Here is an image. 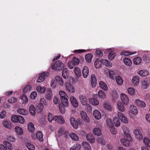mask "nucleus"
<instances>
[{
    "mask_svg": "<svg viewBox=\"0 0 150 150\" xmlns=\"http://www.w3.org/2000/svg\"><path fill=\"white\" fill-rule=\"evenodd\" d=\"M59 94L62 105L64 107H68L69 106V102L68 96L67 94L64 91H60L59 92Z\"/></svg>",
    "mask_w": 150,
    "mask_h": 150,
    "instance_id": "1",
    "label": "nucleus"
},
{
    "mask_svg": "<svg viewBox=\"0 0 150 150\" xmlns=\"http://www.w3.org/2000/svg\"><path fill=\"white\" fill-rule=\"evenodd\" d=\"M129 117L130 118H133L134 116L137 115L138 113V111L137 107L133 104L129 105L128 111Z\"/></svg>",
    "mask_w": 150,
    "mask_h": 150,
    "instance_id": "2",
    "label": "nucleus"
},
{
    "mask_svg": "<svg viewBox=\"0 0 150 150\" xmlns=\"http://www.w3.org/2000/svg\"><path fill=\"white\" fill-rule=\"evenodd\" d=\"M64 67V64L58 60L56 62L51 66L52 69L54 70H61Z\"/></svg>",
    "mask_w": 150,
    "mask_h": 150,
    "instance_id": "3",
    "label": "nucleus"
},
{
    "mask_svg": "<svg viewBox=\"0 0 150 150\" xmlns=\"http://www.w3.org/2000/svg\"><path fill=\"white\" fill-rule=\"evenodd\" d=\"M49 74V73L47 72H43L40 74L36 82L38 83L42 82L44 80L45 78L47 77Z\"/></svg>",
    "mask_w": 150,
    "mask_h": 150,
    "instance_id": "4",
    "label": "nucleus"
},
{
    "mask_svg": "<svg viewBox=\"0 0 150 150\" xmlns=\"http://www.w3.org/2000/svg\"><path fill=\"white\" fill-rule=\"evenodd\" d=\"M120 98L121 102L125 105H127L129 103V98L125 94L121 93L120 95Z\"/></svg>",
    "mask_w": 150,
    "mask_h": 150,
    "instance_id": "5",
    "label": "nucleus"
},
{
    "mask_svg": "<svg viewBox=\"0 0 150 150\" xmlns=\"http://www.w3.org/2000/svg\"><path fill=\"white\" fill-rule=\"evenodd\" d=\"M66 89L68 92L73 93L75 91V88L74 86L69 83H66L65 85Z\"/></svg>",
    "mask_w": 150,
    "mask_h": 150,
    "instance_id": "6",
    "label": "nucleus"
},
{
    "mask_svg": "<svg viewBox=\"0 0 150 150\" xmlns=\"http://www.w3.org/2000/svg\"><path fill=\"white\" fill-rule=\"evenodd\" d=\"M126 139H122L120 140V142L124 146H130V142L132 141L131 137H126Z\"/></svg>",
    "mask_w": 150,
    "mask_h": 150,
    "instance_id": "7",
    "label": "nucleus"
},
{
    "mask_svg": "<svg viewBox=\"0 0 150 150\" xmlns=\"http://www.w3.org/2000/svg\"><path fill=\"white\" fill-rule=\"evenodd\" d=\"M80 116L81 118L86 122L89 123L90 120L86 112L83 110H81L80 112Z\"/></svg>",
    "mask_w": 150,
    "mask_h": 150,
    "instance_id": "8",
    "label": "nucleus"
},
{
    "mask_svg": "<svg viewBox=\"0 0 150 150\" xmlns=\"http://www.w3.org/2000/svg\"><path fill=\"white\" fill-rule=\"evenodd\" d=\"M55 81L57 84V86L60 87H62L64 84L63 79L60 76H57L55 77Z\"/></svg>",
    "mask_w": 150,
    "mask_h": 150,
    "instance_id": "9",
    "label": "nucleus"
},
{
    "mask_svg": "<svg viewBox=\"0 0 150 150\" xmlns=\"http://www.w3.org/2000/svg\"><path fill=\"white\" fill-rule=\"evenodd\" d=\"M117 116L119 119L123 122L125 123H127L128 120L125 116L122 113L120 112H117Z\"/></svg>",
    "mask_w": 150,
    "mask_h": 150,
    "instance_id": "10",
    "label": "nucleus"
},
{
    "mask_svg": "<svg viewBox=\"0 0 150 150\" xmlns=\"http://www.w3.org/2000/svg\"><path fill=\"white\" fill-rule=\"evenodd\" d=\"M149 85V82L145 79L143 80L141 82V87L142 89H145L147 88Z\"/></svg>",
    "mask_w": 150,
    "mask_h": 150,
    "instance_id": "11",
    "label": "nucleus"
},
{
    "mask_svg": "<svg viewBox=\"0 0 150 150\" xmlns=\"http://www.w3.org/2000/svg\"><path fill=\"white\" fill-rule=\"evenodd\" d=\"M139 76L137 75H135L132 77L131 82L134 86H137L139 83Z\"/></svg>",
    "mask_w": 150,
    "mask_h": 150,
    "instance_id": "12",
    "label": "nucleus"
},
{
    "mask_svg": "<svg viewBox=\"0 0 150 150\" xmlns=\"http://www.w3.org/2000/svg\"><path fill=\"white\" fill-rule=\"evenodd\" d=\"M70 122L74 128L77 129L78 127V123L75 119L73 117H71L70 119Z\"/></svg>",
    "mask_w": 150,
    "mask_h": 150,
    "instance_id": "13",
    "label": "nucleus"
},
{
    "mask_svg": "<svg viewBox=\"0 0 150 150\" xmlns=\"http://www.w3.org/2000/svg\"><path fill=\"white\" fill-rule=\"evenodd\" d=\"M135 137L138 140H142L143 138V134L138 129H135L134 130Z\"/></svg>",
    "mask_w": 150,
    "mask_h": 150,
    "instance_id": "14",
    "label": "nucleus"
},
{
    "mask_svg": "<svg viewBox=\"0 0 150 150\" xmlns=\"http://www.w3.org/2000/svg\"><path fill=\"white\" fill-rule=\"evenodd\" d=\"M54 121L59 123L63 124L65 122V121L63 117L60 115H55Z\"/></svg>",
    "mask_w": 150,
    "mask_h": 150,
    "instance_id": "15",
    "label": "nucleus"
},
{
    "mask_svg": "<svg viewBox=\"0 0 150 150\" xmlns=\"http://www.w3.org/2000/svg\"><path fill=\"white\" fill-rule=\"evenodd\" d=\"M135 104L139 106L141 108H144L146 106L145 103L143 101L140 100L139 99H137L134 100Z\"/></svg>",
    "mask_w": 150,
    "mask_h": 150,
    "instance_id": "16",
    "label": "nucleus"
},
{
    "mask_svg": "<svg viewBox=\"0 0 150 150\" xmlns=\"http://www.w3.org/2000/svg\"><path fill=\"white\" fill-rule=\"evenodd\" d=\"M79 98L81 104L83 105H85L87 104V98L85 96L82 95H79Z\"/></svg>",
    "mask_w": 150,
    "mask_h": 150,
    "instance_id": "17",
    "label": "nucleus"
},
{
    "mask_svg": "<svg viewBox=\"0 0 150 150\" xmlns=\"http://www.w3.org/2000/svg\"><path fill=\"white\" fill-rule=\"evenodd\" d=\"M70 100L72 106L75 108H77L78 107V103L76 99L73 96L70 98Z\"/></svg>",
    "mask_w": 150,
    "mask_h": 150,
    "instance_id": "18",
    "label": "nucleus"
},
{
    "mask_svg": "<svg viewBox=\"0 0 150 150\" xmlns=\"http://www.w3.org/2000/svg\"><path fill=\"white\" fill-rule=\"evenodd\" d=\"M94 117L97 120H99L101 117V114L100 111L97 110H95L93 112Z\"/></svg>",
    "mask_w": 150,
    "mask_h": 150,
    "instance_id": "19",
    "label": "nucleus"
},
{
    "mask_svg": "<svg viewBox=\"0 0 150 150\" xmlns=\"http://www.w3.org/2000/svg\"><path fill=\"white\" fill-rule=\"evenodd\" d=\"M103 59H96L94 62V66L96 68L98 69L100 68L103 63Z\"/></svg>",
    "mask_w": 150,
    "mask_h": 150,
    "instance_id": "20",
    "label": "nucleus"
},
{
    "mask_svg": "<svg viewBox=\"0 0 150 150\" xmlns=\"http://www.w3.org/2000/svg\"><path fill=\"white\" fill-rule=\"evenodd\" d=\"M52 93L51 90L48 88L47 89L45 95V98L47 100H51L52 97Z\"/></svg>",
    "mask_w": 150,
    "mask_h": 150,
    "instance_id": "21",
    "label": "nucleus"
},
{
    "mask_svg": "<svg viewBox=\"0 0 150 150\" xmlns=\"http://www.w3.org/2000/svg\"><path fill=\"white\" fill-rule=\"evenodd\" d=\"M104 108L109 111H112L113 110V107L108 103L105 102L103 104Z\"/></svg>",
    "mask_w": 150,
    "mask_h": 150,
    "instance_id": "22",
    "label": "nucleus"
},
{
    "mask_svg": "<svg viewBox=\"0 0 150 150\" xmlns=\"http://www.w3.org/2000/svg\"><path fill=\"white\" fill-rule=\"evenodd\" d=\"M3 126L9 129H11L12 128V125L10 122L7 120H4L2 121Z\"/></svg>",
    "mask_w": 150,
    "mask_h": 150,
    "instance_id": "23",
    "label": "nucleus"
},
{
    "mask_svg": "<svg viewBox=\"0 0 150 150\" xmlns=\"http://www.w3.org/2000/svg\"><path fill=\"white\" fill-rule=\"evenodd\" d=\"M87 140L91 143H93L95 142V139L94 136L91 133H89L86 136Z\"/></svg>",
    "mask_w": 150,
    "mask_h": 150,
    "instance_id": "24",
    "label": "nucleus"
},
{
    "mask_svg": "<svg viewBox=\"0 0 150 150\" xmlns=\"http://www.w3.org/2000/svg\"><path fill=\"white\" fill-rule=\"evenodd\" d=\"M82 75L84 78H86L89 74V69L87 67L84 66L82 69Z\"/></svg>",
    "mask_w": 150,
    "mask_h": 150,
    "instance_id": "25",
    "label": "nucleus"
},
{
    "mask_svg": "<svg viewBox=\"0 0 150 150\" xmlns=\"http://www.w3.org/2000/svg\"><path fill=\"white\" fill-rule=\"evenodd\" d=\"M36 91L38 93L41 94H43L46 91V88L44 86H36Z\"/></svg>",
    "mask_w": 150,
    "mask_h": 150,
    "instance_id": "26",
    "label": "nucleus"
},
{
    "mask_svg": "<svg viewBox=\"0 0 150 150\" xmlns=\"http://www.w3.org/2000/svg\"><path fill=\"white\" fill-rule=\"evenodd\" d=\"M89 103L94 106H98L99 104V101L94 98H90L88 99Z\"/></svg>",
    "mask_w": 150,
    "mask_h": 150,
    "instance_id": "27",
    "label": "nucleus"
},
{
    "mask_svg": "<svg viewBox=\"0 0 150 150\" xmlns=\"http://www.w3.org/2000/svg\"><path fill=\"white\" fill-rule=\"evenodd\" d=\"M117 109L120 111L124 112L125 111V108L124 104L120 101H119L117 104Z\"/></svg>",
    "mask_w": 150,
    "mask_h": 150,
    "instance_id": "28",
    "label": "nucleus"
},
{
    "mask_svg": "<svg viewBox=\"0 0 150 150\" xmlns=\"http://www.w3.org/2000/svg\"><path fill=\"white\" fill-rule=\"evenodd\" d=\"M14 130L16 133L18 135H22L23 134V129L19 126L16 127L14 128Z\"/></svg>",
    "mask_w": 150,
    "mask_h": 150,
    "instance_id": "29",
    "label": "nucleus"
},
{
    "mask_svg": "<svg viewBox=\"0 0 150 150\" xmlns=\"http://www.w3.org/2000/svg\"><path fill=\"white\" fill-rule=\"evenodd\" d=\"M17 113L19 114L24 115H26L28 114V110L24 108H19L17 110Z\"/></svg>",
    "mask_w": 150,
    "mask_h": 150,
    "instance_id": "30",
    "label": "nucleus"
},
{
    "mask_svg": "<svg viewBox=\"0 0 150 150\" xmlns=\"http://www.w3.org/2000/svg\"><path fill=\"white\" fill-rule=\"evenodd\" d=\"M124 134L126 137H131L130 134L129 129L126 126H124L122 128Z\"/></svg>",
    "mask_w": 150,
    "mask_h": 150,
    "instance_id": "31",
    "label": "nucleus"
},
{
    "mask_svg": "<svg viewBox=\"0 0 150 150\" xmlns=\"http://www.w3.org/2000/svg\"><path fill=\"white\" fill-rule=\"evenodd\" d=\"M27 128L28 131L30 132H33L35 131L34 125L31 122H29L28 124Z\"/></svg>",
    "mask_w": 150,
    "mask_h": 150,
    "instance_id": "32",
    "label": "nucleus"
},
{
    "mask_svg": "<svg viewBox=\"0 0 150 150\" xmlns=\"http://www.w3.org/2000/svg\"><path fill=\"white\" fill-rule=\"evenodd\" d=\"M123 61L125 64L127 66L130 67L132 65V62L129 58L125 57L123 58Z\"/></svg>",
    "mask_w": 150,
    "mask_h": 150,
    "instance_id": "33",
    "label": "nucleus"
},
{
    "mask_svg": "<svg viewBox=\"0 0 150 150\" xmlns=\"http://www.w3.org/2000/svg\"><path fill=\"white\" fill-rule=\"evenodd\" d=\"M91 82L92 86L94 87L97 83V81L96 77L93 74L91 76Z\"/></svg>",
    "mask_w": 150,
    "mask_h": 150,
    "instance_id": "34",
    "label": "nucleus"
},
{
    "mask_svg": "<svg viewBox=\"0 0 150 150\" xmlns=\"http://www.w3.org/2000/svg\"><path fill=\"white\" fill-rule=\"evenodd\" d=\"M138 74L141 76H146L149 74V72L148 71L144 69L139 71Z\"/></svg>",
    "mask_w": 150,
    "mask_h": 150,
    "instance_id": "35",
    "label": "nucleus"
},
{
    "mask_svg": "<svg viewBox=\"0 0 150 150\" xmlns=\"http://www.w3.org/2000/svg\"><path fill=\"white\" fill-rule=\"evenodd\" d=\"M93 132L94 134L98 136L100 135L101 134V130L97 127H95L93 129Z\"/></svg>",
    "mask_w": 150,
    "mask_h": 150,
    "instance_id": "36",
    "label": "nucleus"
},
{
    "mask_svg": "<svg viewBox=\"0 0 150 150\" xmlns=\"http://www.w3.org/2000/svg\"><path fill=\"white\" fill-rule=\"evenodd\" d=\"M74 73L76 76L78 78H79L81 75V70L80 68L76 67L74 69Z\"/></svg>",
    "mask_w": 150,
    "mask_h": 150,
    "instance_id": "37",
    "label": "nucleus"
},
{
    "mask_svg": "<svg viewBox=\"0 0 150 150\" xmlns=\"http://www.w3.org/2000/svg\"><path fill=\"white\" fill-rule=\"evenodd\" d=\"M70 137L72 140L75 141H78L79 139V138L77 134L74 133H71L69 134Z\"/></svg>",
    "mask_w": 150,
    "mask_h": 150,
    "instance_id": "38",
    "label": "nucleus"
},
{
    "mask_svg": "<svg viewBox=\"0 0 150 150\" xmlns=\"http://www.w3.org/2000/svg\"><path fill=\"white\" fill-rule=\"evenodd\" d=\"M116 81L117 83L119 85H122L123 83V80L120 76H117L115 78Z\"/></svg>",
    "mask_w": 150,
    "mask_h": 150,
    "instance_id": "39",
    "label": "nucleus"
},
{
    "mask_svg": "<svg viewBox=\"0 0 150 150\" xmlns=\"http://www.w3.org/2000/svg\"><path fill=\"white\" fill-rule=\"evenodd\" d=\"M30 112L33 116L35 115V108L34 106L32 104L30 105L29 107Z\"/></svg>",
    "mask_w": 150,
    "mask_h": 150,
    "instance_id": "40",
    "label": "nucleus"
},
{
    "mask_svg": "<svg viewBox=\"0 0 150 150\" xmlns=\"http://www.w3.org/2000/svg\"><path fill=\"white\" fill-rule=\"evenodd\" d=\"M20 99L21 100V102L24 104H26L28 103V100L26 96L24 94H23L20 96Z\"/></svg>",
    "mask_w": 150,
    "mask_h": 150,
    "instance_id": "41",
    "label": "nucleus"
},
{
    "mask_svg": "<svg viewBox=\"0 0 150 150\" xmlns=\"http://www.w3.org/2000/svg\"><path fill=\"white\" fill-rule=\"evenodd\" d=\"M62 75L64 79H66L69 77V71L68 70L66 69H64L62 71Z\"/></svg>",
    "mask_w": 150,
    "mask_h": 150,
    "instance_id": "42",
    "label": "nucleus"
},
{
    "mask_svg": "<svg viewBox=\"0 0 150 150\" xmlns=\"http://www.w3.org/2000/svg\"><path fill=\"white\" fill-rule=\"evenodd\" d=\"M108 74L109 78L112 79H114L116 76L114 71L112 70L108 71Z\"/></svg>",
    "mask_w": 150,
    "mask_h": 150,
    "instance_id": "43",
    "label": "nucleus"
},
{
    "mask_svg": "<svg viewBox=\"0 0 150 150\" xmlns=\"http://www.w3.org/2000/svg\"><path fill=\"white\" fill-rule=\"evenodd\" d=\"M55 116H54L52 113L49 112L47 115L48 120L50 122H52L53 120L54 121Z\"/></svg>",
    "mask_w": 150,
    "mask_h": 150,
    "instance_id": "44",
    "label": "nucleus"
},
{
    "mask_svg": "<svg viewBox=\"0 0 150 150\" xmlns=\"http://www.w3.org/2000/svg\"><path fill=\"white\" fill-rule=\"evenodd\" d=\"M93 55L91 54H86L85 56V59L87 63H91V62Z\"/></svg>",
    "mask_w": 150,
    "mask_h": 150,
    "instance_id": "45",
    "label": "nucleus"
},
{
    "mask_svg": "<svg viewBox=\"0 0 150 150\" xmlns=\"http://www.w3.org/2000/svg\"><path fill=\"white\" fill-rule=\"evenodd\" d=\"M113 122L117 127H118L120 125V120L117 117H114L113 118Z\"/></svg>",
    "mask_w": 150,
    "mask_h": 150,
    "instance_id": "46",
    "label": "nucleus"
},
{
    "mask_svg": "<svg viewBox=\"0 0 150 150\" xmlns=\"http://www.w3.org/2000/svg\"><path fill=\"white\" fill-rule=\"evenodd\" d=\"M116 53L113 51H111L108 54V58L110 60L113 59L116 56Z\"/></svg>",
    "mask_w": 150,
    "mask_h": 150,
    "instance_id": "47",
    "label": "nucleus"
},
{
    "mask_svg": "<svg viewBox=\"0 0 150 150\" xmlns=\"http://www.w3.org/2000/svg\"><path fill=\"white\" fill-rule=\"evenodd\" d=\"M82 146L85 148V150H91L90 146L86 142H83L81 144Z\"/></svg>",
    "mask_w": 150,
    "mask_h": 150,
    "instance_id": "48",
    "label": "nucleus"
},
{
    "mask_svg": "<svg viewBox=\"0 0 150 150\" xmlns=\"http://www.w3.org/2000/svg\"><path fill=\"white\" fill-rule=\"evenodd\" d=\"M103 64L108 67H110L112 66V63L110 61L106 59H103Z\"/></svg>",
    "mask_w": 150,
    "mask_h": 150,
    "instance_id": "49",
    "label": "nucleus"
},
{
    "mask_svg": "<svg viewBox=\"0 0 150 150\" xmlns=\"http://www.w3.org/2000/svg\"><path fill=\"white\" fill-rule=\"evenodd\" d=\"M99 84L101 88L105 91L107 90L108 88L107 86L104 82L101 81L99 82Z\"/></svg>",
    "mask_w": 150,
    "mask_h": 150,
    "instance_id": "50",
    "label": "nucleus"
},
{
    "mask_svg": "<svg viewBox=\"0 0 150 150\" xmlns=\"http://www.w3.org/2000/svg\"><path fill=\"white\" fill-rule=\"evenodd\" d=\"M37 96V93L35 91H32L30 94L29 98L31 100H34Z\"/></svg>",
    "mask_w": 150,
    "mask_h": 150,
    "instance_id": "51",
    "label": "nucleus"
},
{
    "mask_svg": "<svg viewBox=\"0 0 150 150\" xmlns=\"http://www.w3.org/2000/svg\"><path fill=\"white\" fill-rule=\"evenodd\" d=\"M128 93L131 96H133L135 94L134 89L132 87H129L127 89Z\"/></svg>",
    "mask_w": 150,
    "mask_h": 150,
    "instance_id": "52",
    "label": "nucleus"
},
{
    "mask_svg": "<svg viewBox=\"0 0 150 150\" xmlns=\"http://www.w3.org/2000/svg\"><path fill=\"white\" fill-rule=\"evenodd\" d=\"M37 139L41 142L43 141V134L42 132L40 131H38L37 132Z\"/></svg>",
    "mask_w": 150,
    "mask_h": 150,
    "instance_id": "53",
    "label": "nucleus"
},
{
    "mask_svg": "<svg viewBox=\"0 0 150 150\" xmlns=\"http://www.w3.org/2000/svg\"><path fill=\"white\" fill-rule=\"evenodd\" d=\"M25 146L29 150H35V147L34 145L30 143H26Z\"/></svg>",
    "mask_w": 150,
    "mask_h": 150,
    "instance_id": "54",
    "label": "nucleus"
},
{
    "mask_svg": "<svg viewBox=\"0 0 150 150\" xmlns=\"http://www.w3.org/2000/svg\"><path fill=\"white\" fill-rule=\"evenodd\" d=\"M143 142L146 146L150 148V140L148 138L144 137L143 139Z\"/></svg>",
    "mask_w": 150,
    "mask_h": 150,
    "instance_id": "55",
    "label": "nucleus"
},
{
    "mask_svg": "<svg viewBox=\"0 0 150 150\" xmlns=\"http://www.w3.org/2000/svg\"><path fill=\"white\" fill-rule=\"evenodd\" d=\"M134 63L136 65H139L142 61L141 59L139 57L135 58L133 60Z\"/></svg>",
    "mask_w": 150,
    "mask_h": 150,
    "instance_id": "56",
    "label": "nucleus"
},
{
    "mask_svg": "<svg viewBox=\"0 0 150 150\" xmlns=\"http://www.w3.org/2000/svg\"><path fill=\"white\" fill-rule=\"evenodd\" d=\"M136 53V52H129L127 51H123L121 52L120 54L121 55L128 56L130 55Z\"/></svg>",
    "mask_w": 150,
    "mask_h": 150,
    "instance_id": "57",
    "label": "nucleus"
},
{
    "mask_svg": "<svg viewBox=\"0 0 150 150\" xmlns=\"http://www.w3.org/2000/svg\"><path fill=\"white\" fill-rule=\"evenodd\" d=\"M98 94L99 96L102 99L104 98L106 96L105 93L102 90H99L98 91Z\"/></svg>",
    "mask_w": 150,
    "mask_h": 150,
    "instance_id": "58",
    "label": "nucleus"
},
{
    "mask_svg": "<svg viewBox=\"0 0 150 150\" xmlns=\"http://www.w3.org/2000/svg\"><path fill=\"white\" fill-rule=\"evenodd\" d=\"M32 87L30 85H27L25 86L23 90L24 93H26L31 90Z\"/></svg>",
    "mask_w": 150,
    "mask_h": 150,
    "instance_id": "59",
    "label": "nucleus"
},
{
    "mask_svg": "<svg viewBox=\"0 0 150 150\" xmlns=\"http://www.w3.org/2000/svg\"><path fill=\"white\" fill-rule=\"evenodd\" d=\"M81 148V145L79 144H76L74 147L70 148V150H80Z\"/></svg>",
    "mask_w": 150,
    "mask_h": 150,
    "instance_id": "60",
    "label": "nucleus"
},
{
    "mask_svg": "<svg viewBox=\"0 0 150 150\" xmlns=\"http://www.w3.org/2000/svg\"><path fill=\"white\" fill-rule=\"evenodd\" d=\"M18 115H13L11 117V121L13 122L17 123V121L18 120Z\"/></svg>",
    "mask_w": 150,
    "mask_h": 150,
    "instance_id": "61",
    "label": "nucleus"
},
{
    "mask_svg": "<svg viewBox=\"0 0 150 150\" xmlns=\"http://www.w3.org/2000/svg\"><path fill=\"white\" fill-rule=\"evenodd\" d=\"M57 84L55 81V79H52L50 83V86H51L53 88H55L57 86Z\"/></svg>",
    "mask_w": 150,
    "mask_h": 150,
    "instance_id": "62",
    "label": "nucleus"
},
{
    "mask_svg": "<svg viewBox=\"0 0 150 150\" xmlns=\"http://www.w3.org/2000/svg\"><path fill=\"white\" fill-rule=\"evenodd\" d=\"M6 139L11 142H14L16 141V139L12 136H8L7 137Z\"/></svg>",
    "mask_w": 150,
    "mask_h": 150,
    "instance_id": "63",
    "label": "nucleus"
},
{
    "mask_svg": "<svg viewBox=\"0 0 150 150\" xmlns=\"http://www.w3.org/2000/svg\"><path fill=\"white\" fill-rule=\"evenodd\" d=\"M6 115V111L4 110H3L0 112V118L1 119H3L4 118Z\"/></svg>",
    "mask_w": 150,
    "mask_h": 150,
    "instance_id": "64",
    "label": "nucleus"
}]
</instances>
